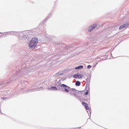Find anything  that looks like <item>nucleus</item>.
<instances>
[{"label": "nucleus", "mask_w": 129, "mask_h": 129, "mask_svg": "<svg viewBox=\"0 0 129 129\" xmlns=\"http://www.w3.org/2000/svg\"><path fill=\"white\" fill-rule=\"evenodd\" d=\"M38 43L39 39L37 38L34 37L32 38L28 43L29 49H30V50H35Z\"/></svg>", "instance_id": "nucleus-1"}, {"label": "nucleus", "mask_w": 129, "mask_h": 129, "mask_svg": "<svg viewBox=\"0 0 129 129\" xmlns=\"http://www.w3.org/2000/svg\"><path fill=\"white\" fill-rule=\"evenodd\" d=\"M76 70H80V69H83V66H79L75 68Z\"/></svg>", "instance_id": "nucleus-6"}, {"label": "nucleus", "mask_w": 129, "mask_h": 129, "mask_svg": "<svg viewBox=\"0 0 129 129\" xmlns=\"http://www.w3.org/2000/svg\"><path fill=\"white\" fill-rule=\"evenodd\" d=\"M74 78H78V75H74Z\"/></svg>", "instance_id": "nucleus-11"}, {"label": "nucleus", "mask_w": 129, "mask_h": 129, "mask_svg": "<svg viewBox=\"0 0 129 129\" xmlns=\"http://www.w3.org/2000/svg\"><path fill=\"white\" fill-rule=\"evenodd\" d=\"M76 91V90L75 89H71L70 88L69 92L70 94H75V92Z\"/></svg>", "instance_id": "nucleus-5"}, {"label": "nucleus", "mask_w": 129, "mask_h": 129, "mask_svg": "<svg viewBox=\"0 0 129 129\" xmlns=\"http://www.w3.org/2000/svg\"><path fill=\"white\" fill-rule=\"evenodd\" d=\"M82 104H83V105H84L86 109H89V106H88V104L84 103V102H82Z\"/></svg>", "instance_id": "nucleus-7"}, {"label": "nucleus", "mask_w": 129, "mask_h": 129, "mask_svg": "<svg viewBox=\"0 0 129 129\" xmlns=\"http://www.w3.org/2000/svg\"><path fill=\"white\" fill-rule=\"evenodd\" d=\"M126 28H129V22H127L126 23L120 26L119 27V30H120V31H123V30H125Z\"/></svg>", "instance_id": "nucleus-3"}, {"label": "nucleus", "mask_w": 129, "mask_h": 129, "mask_svg": "<svg viewBox=\"0 0 129 129\" xmlns=\"http://www.w3.org/2000/svg\"><path fill=\"white\" fill-rule=\"evenodd\" d=\"M97 26V24H94L91 25L88 28V32H89L90 33L91 32H92V31L93 30V29H95V28H96Z\"/></svg>", "instance_id": "nucleus-4"}, {"label": "nucleus", "mask_w": 129, "mask_h": 129, "mask_svg": "<svg viewBox=\"0 0 129 129\" xmlns=\"http://www.w3.org/2000/svg\"><path fill=\"white\" fill-rule=\"evenodd\" d=\"M49 89H50V90H57V88L55 87H50Z\"/></svg>", "instance_id": "nucleus-8"}, {"label": "nucleus", "mask_w": 129, "mask_h": 129, "mask_svg": "<svg viewBox=\"0 0 129 129\" xmlns=\"http://www.w3.org/2000/svg\"><path fill=\"white\" fill-rule=\"evenodd\" d=\"M91 67H92V66H90V65H89V66H87V68H88V69H90V68H91Z\"/></svg>", "instance_id": "nucleus-12"}, {"label": "nucleus", "mask_w": 129, "mask_h": 129, "mask_svg": "<svg viewBox=\"0 0 129 129\" xmlns=\"http://www.w3.org/2000/svg\"><path fill=\"white\" fill-rule=\"evenodd\" d=\"M80 84H81L80 82L78 81L76 83V86H80Z\"/></svg>", "instance_id": "nucleus-9"}, {"label": "nucleus", "mask_w": 129, "mask_h": 129, "mask_svg": "<svg viewBox=\"0 0 129 129\" xmlns=\"http://www.w3.org/2000/svg\"><path fill=\"white\" fill-rule=\"evenodd\" d=\"M88 91H87L86 93H85V95H88Z\"/></svg>", "instance_id": "nucleus-13"}, {"label": "nucleus", "mask_w": 129, "mask_h": 129, "mask_svg": "<svg viewBox=\"0 0 129 129\" xmlns=\"http://www.w3.org/2000/svg\"><path fill=\"white\" fill-rule=\"evenodd\" d=\"M78 78H83V75L82 74H78Z\"/></svg>", "instance_id": "nucleus-10"}, {"label": "nucleus", "mask_w": 129, "mask_h": 129, "mask_svg": "<svg viewBox=\"0 0 129 129\" xmlns=\"http://www.w3.org/2000/svg\"><path fill=\"white\" fill-rule=\"evenodd\" d=\"M60 86L62 88V91L69 93V91H70V88L69 87L64 84H61Z\"/></svg>", "instance_id": "nucleus-2"}]
</instances>
